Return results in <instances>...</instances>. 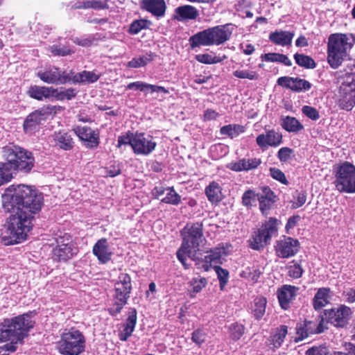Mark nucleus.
Returning a JSON list of instances; mask_svg holds the SVG:
<instances>
[{"label":"nucleus","instance_id":"11","mask_svg":"<svg viewBox=\"0 0 355 355\" xmlns=\"http://www.w3.org/2000/svg\"><path fill=\"white\" fill-rule=\"evenodd\" d=\"M279 221L274 218L270 219L262 225L261 228L254 232L250 240V247L253 250H259L263 248L277 231Z\"/></svg>","mask_w":355,"mask_h":355},{"label":"nucleus","instance_id":"55","mask_svg":"<svg viewBox=\"0 0 355 355\" xmlns=\"http://www.w3.org/2000/svg\"><path fill=\"white\" fill-rule=\"evenodd\" d=\"M293 150L288 147L280 148L277 153V157L282 162H286L291 159Z\"/></svg>","mask_w":355,"mask_h":355},{"label":"nucleus","instance_id":"21","mask_svg":"<svg viewBox=\"0 0 355 355\" xmlns=\"http://www.w3.org/2000/svg\"><path fill=\"white\" fill-rule=\"evenodd\" d=\"M92 252L102 263L108 262L112 255L106 239L98 240L93 246Z\"/></svg>","mask_w":355,"mask_h":355},{"label":"nucleus","instance_id":"41","mask_svg":"<svg viewBox=\"0 0 355 355\" xmlns=\"http://www.w3.org/2000/svg\"><path fill=\"white\" fill-rule=\"evenodd\" d=\"M244 126L239 124H230L223 126L220 132L222 135H227L230 138L238 137L240 134L244 132Z\"/></svg>","mask_w":355,"mask_h":355},{"label":"nucleus","instance_id":"50","mask_svg":"<svg viewBox=\"0 0 355 355\" xmlns=\"http://www.w3.org/2000/svg\"><path fill=\"white\" fill-rule=\"evenodd\" d=\"M214 270L220 282V287L221 289H223L228 281L229 272L227 270L218 266H214Z\"/></svg>","mask_w":355,"mask_h":355},{"label":"nucleus","instance_id":"62","mask_svg":"<svg viewBox=\"0 0 355 355\" xmlns=\"http://www.w3.org/2000/svg\"><path fill=\"white\" fill-rule=\"evenodd\" d=\"M270 175L274 179L282 183L286 184L287 182L284 173L278 168H270Z\"/></svg>","mask_w":355,"mask_h":355},{"label":"nucleus","instance_id":"2","mask_svg":"<svg viewBox=\"0 0 355 355\" xmlns=\"http://www.w3.org/2000/svg\"><path fill=\"white\" fill-rule=\"evenodd\" d=\"M33 325L31 313L23 314L0 322V343L10 340V343L3 346L2 351L15 352L17 344L21 343Z\"/></svg>","mask_w":355,"mask_h":355},{"label":"nucleus","instance_id":"7","mask_svg":"<svg viewBox=\"0 0 355 355\" xmlns=\"http://www.w3.org/2000/svg\"><path fill=\"white\" fill-rule=\"evenodd\" d=\"M3 158L6 161L12 162L16 171L28 173L35 164L33 154L26 150L15 145H9L2 148Z\"/></svg>","mask_w":355,"mask_h":355},{"label":"nucleus","instance_id":"37","mask_svg":"<svg viewBox=\"0 0 355 355\" xmlns=\"http://www.w3.org/2000/svg\"><path fill=\"white\" fill-rule=\"evenodd\" d=\"M157 198H160L162 195L166 194V196L162 198L161 200L166 203H178V196L175 191L171 188L162 189L157 188L155 189V193Z\"/></svg>","mask_w":355,"mask_h":355},{"label":"nucleus","instance_id":"43","mask_svg":"<svg viewBox=\"0 0 355 355\" xmlns=\"http://www.w3.org/2000/svg\"><path fill=\"white\" fill-rule=\"evenodd\" d=\"M153 60L151 53H146L139 58H134L127 64V66L131 68H139L144 67Z\"/></svg>","mask_w":355,"mask_h":355},{"label":"nucleus","instance_id":"12","mask_svg":"<svg viewBox=\"0 0 355 355\" xmlns=\"http://www.w3.org/2000/svg\"><path fill=\"white\" fill-rule=\"evenodd\" d=\"M51 115V110L48 107H42L31 113L24 123V130L26 133L32 134L38 130Z\"/></svg>","mask_w":355,"mask_h":355},{"label":"nucleus","instance_id":"48","mask_svg":"<svg viewBox=\"0 0 355 355\" xmlns=\"http://www.w3.org/2000/svg\"><path fill=\"white\" fill-rule=\"evenodd\" d=\"M150 24V22L146 19L135 20L130 24L129 33L133 35L137 34L141 30L148 28Z\"/></svg>","mask_w":355,"mask_h":355},{"label":"nucleus","instance_id":"58","mask_svg":"<svg viewBox=\"0 0 355 355\" xmlns=\"http://www.w3.org/2000/svg\"><path fill=\"white\" fill-rule=\"evenodd\" d=\"M50 51L52 53L55 55L64 56L67 55H70L73 53L71 50L69 49L62 46L60 47L58 45H53L50 47Z\"/></svg>","mask_w":355,"mask_h":355},{"label":"nucleus","instance_id":"3","mask_svg":"<svg viewBox=\"0 0 355 355\" xmlns=\"http://www.w3.org/2000/svg\"><path fill=\"white\" fill-rule=\"evenodd\" d=\"M235 28L232 24L218 25L200 31L189 38L192 49L201 46H218L228 41Z\"/></svg>","mask_w":355,"mask_h":355},{"label":"nucleus","instance_id":"33","mask_svg":"<svg viewBox=\"0 0 355 355\" xmlns=\"http://www.w3.org/2000/svg\"><path fill=\"white\" fill-rule=\"evenodd\" d=\"M267 300L263 296L257 297L251 304V313L257 320L263 318L266 313Z\"/></svg>","mask_w":355,"mask_h":355},{"label":"nucleus","instance_id":"51","mask_svg":"<svg viewBox=\"0 0 355 355\" xmlns=\"http://www.w3.org/2000/svg\"><path fill=\"white\" fill-rule=\"evenodd\" d=\"M76 94V92L74 89L69 88L65 89L59 90L57 89V94L54 95V97L58 100H63L67 98L68 100L71 99Z\"/></svg>","mask_w":355,"mask_h":355},{"label":"nucleus","instance_id":"36","mask_svg":"<svg viewBox=\"0 0 355 355\" xmlns=\"http://www.w3.org/2000/svg\"><path fill=\"white\" fill-rule=\"evenodd\" d=\"M330 290L327 288H320L313 298V306L315 309H320L329 303Z\"/></svg>","mask_w":355,"mask_h":355},{"label":"nucleus","instance_id":"28","mask_svg":"<svg viewBox=\"0 0 355 355\" xmlns=\"http://www.w3.org/2000/svg\"><path fill=\"white\" fill-rule=\"evenodd\" d=\"M224 254L225 250L223 248H216L210 250L209 254L204 257V263L202 264L203 269L207 271L211 266L221 263Z\"/></svg>","mask_w":355,"mask_h":355},{"label":"nucleus","instance_id":"42","mask_svg":"<svg viewBox=\"0 0 355 355\" xmlns=\"http://www.w3.org/2000/svg\"><path fill=\"white\" fill-rule=\"evenodd\" d=\"M196 60L203 64H211L222 62L227 58L225 55L222 56L215 55L209 53L198 54L196 56Z\"/></svg>","mask_w":355,"mask_h":355},{"label":"nucleus","instance_id":"35","mask_svg":"<svg viewBox=\"0 0 355 355\" xmlns=\"http://www.w3.org/2000/svg\"><path fill=\"white\" fill-rule=\"evenodd\" d=\"M208 200L212 203H217L222 200V191L220 185L215 182H211L205 189Z\"/></svg>","mask_w":355,"mask_h":355},{"label":"nucleus","instance_id":"13","mask_svg":"<svg viewBox=\"0 0 355 355\" xmlns=\"http://www.w3.org/2000/svg\"><path fill=\"white\" fill-rule=\"evenodd\" d=\"M132 150L137 155H148L156 147V142L153 138L144 133H136L133 137Z\"/></svg>","mask_w":355,"mask_h":355},{"label":"nucleus","instance_id":"60","mask_svg":"<svg viewBox=\"0 0 355 355\" xmlns=\"http://www.w3.org/2000/svg\"><path fill=\"white\" fill-rule=\"evenodd\" d=\"M206 284L207 280L205 278L193 279L191 285L192 287V292L193 293H198L205 286Z\"/></svg>","mask_w":355,"mask_h":355},{"label":"nucleus","instance_id":"26","mask_svg":"<svg viewBox=\"0 0 355 355\" xmlns=\"http://www.w3.org/2000/svg\"><path fill=\"white\" fill-rule=\"evenodd\" d=\"M52 137L55 146L64 150H70L73 148L74 142L68 132H55Z\"/></svg>","mask_w":355,"mask_h":355},{"label":"nucleus","instance_id":"64","mask_svg":"<svg viewBox=\"0 0 355 355\" xmlns=\"http://www.w3.org/2000/svg\"><path fill=\"white\" fill-rule=\"evenodd\" d=\"M295 198L296 200L294 201L292 204V207L294 209L302 207L306 202V196L305 193L300 192L297 193Z\"/></svg>","mask_w":355,"mask_h":355},{"label":"nucleus","instance_id":"45","mask_svg":"<svg viewBox=\"0 0 355 355\" xmlns=\"http://www.w3.org/2000/svg\"><path fill=\"white\" fill-rule=\"evenodd\" d=\"M287 333L288 329L285 325H282L277 329L275 333L272 336V342L275 347H279L282 345Z\"/></svg>","mask_w":355,"mask_h":355},{"label":"nucleus","instance_id":"5","mask_svg":"<svg viewBox=\"0 0 355 355\" xmlns=\"http://www.w3.org/2000/svg\"><path fill=\"white\" fill-rule=\"evenodd\" d=\"M354 43L351 34L334 33L329 35L327 44V61L333 69H337L348 57Z\"/></svg>","mask_w":355,"mask_h":355},{"label":"nucleus","instance_id":"53","mask_svg":"<svg viewBox=\"0 0 355 355\" xmlns=\"http://www.w3.org/2000/svg\"><path fill=\"white\" fill-rule=\"evenodd\" d=\"M302 113L311 120L316 121L320 118L318 111L313 107L304 105L302 108Z\"/></svg>","mask_w":355,"mask_h":355},{"label":"nucleus","instance_id":"38","mask_svg":"<svg viewBox=\"0 0 355 355\" xmlns=\"http://www.w3.org/2000/svg\"><path fill=\"white\" fill-rule=\"evenodd\" d=\"M282 128L290 132H297L304 128L303 125L295 117L287 116L282 119Z\"/></svg>","mask_w":355,"mask_h":355},{"label":"nucleus","instance_id":"9","mask_svg":"<svg viewBox=\"0 0 355 355\" xmlns=\"http://www.w3.org/2000/svg\"><path fill=\"white\" fill-rule=\"evenodd\" d=\"M335 187L340 192L355 193V166L345 162L334 168Z\"/></svg>","mask_w":355,"mask_h":355},{"label":"nucleus","instance_id":"4","mask_svg":"<svg viewBox=\"0 0 355 355\" xmlns=\"http://www.w3.org/2000/svg\"><path fill=\"white\" fill-rule=\"evenodd\" d=\"M335 76L340 84V106L350 110L355 105V62H350L343 69L336 71Z\"/></svg>","mask_w":355,"mask_h":355},{"label":"nucleus","instance_id":"14","mask_svg":"<svg viewBox=\"0 0 355 355\" xmlns=\"http://www.w3.org/2000/svg\"><path fill=\"white\" fill-rule=\"evenodd\" d=\"M296 336L294 338L295 343L302 341L311 334H320L323 331L322 324L318 320H305L297 324L295 327Z\"/></svg>","mask_w":355,"mask_h":355},{"label":"nucleus","instance_id":"24","mask_svg":"<svg viewBox=\"0 0 355 355\" xmlns=\"http://www.w3.org/2000/svg\"><path fill=\"white\" fill-rule=\"evenodd\" d=\"M294 35L293 31L277 30L270 33L269 40L276 45L287 46L291 44Z\"/></svg>","mask_w":355,"mask_h":355},{"label":"nucleus","instance_id":"61","mask_svg":"<svg viewBox=\"0 0 355 355\" xmlns=\"http://www.w3.org/2000/svg\"><path fill=\"white\" fill-rule=\"evenodd\" d=\"M207 334L204 331L196 330L192 334V340L197 345H201L205 341Z\"/></svg>","mask_w":355,"mask_h":355},{"label":"nucleus","instance_id":"52","mask_svg":"<svg viewBox=\"0 0 355 355\" xmlns=\"http://www.w3.org/2000/svg\"><path fill=\"white\" fill-rule=\"evenodd\" d=\"M230 333L231 337L234 340L239 339L244 332V327L242 324H239L237 323L232 324L230 326Z\"/></svg>","mask_w":355,"mask_h":355},{"label":"nucleus","instance_id":"1","mask_svg":"<svg viewBox=\"0 0 355 355\" xmlns=\"http://www.w3.org/2000/svg\"><path fill=\"white\" fill-rule=\"evenodd\" d=\"M4 209L13 212L7 221V228L3 236L6 243H20L26 239L33 227L35 216L42 209L44 196L34 186L26 184L11 185L1 196Z\"/></svg>","mask_w":355,"mask_h":355},{"label":"nucleus","instance_id":"10","mask_svg":"<svg viewBox=\"0 0 355 355\" xmlns=\"http://www.w3.org/2000/svg\"><path fill=\"white\" fill-rule=\"evenodd\" d=\"M131 289L130 276L126 273L121 274L119 276L118 281L115 283L114 307L110 309V313L112 315L119 313L123 306L127 303Z\"/></svg>","mask_w":355,"mask_h":355},{"label":"nucleus","instance_id":"54","mask_svg":"<svg viewBox=\"0 0 355 355\" xmlns=\"http://www.w3.org/2000/svg\"><path fill=\"white\" fill-rule=\"evenodd\" d=\"M55 247H62V246H67L68 245L73 244L72 242V239L70 235L68 234H64L63 235H59L55 239Z\"/></svg>","mask_w":355,"mask_h":355},{"label":"nucleus","instance_id":"8","mask_svg":"<svg viewBox=\"0 0 355 355\" xmlns=\"http://www.w3.org/2000/svg\"><path fill=\"white\" fill-rule=\"evenodd\" d=\"M85 347L84 336L74 329L64 331L58 342V349L63 355H79L85 350Z\"/></svg>","mask_w":355,"mask_h":355},{"label":"nucleus","instance_id":"30","mask_svg":"<svg viewBox=\"0 0 355 355\" xmlns=\"http://www.w3.org/2000/svg\"><path fill=\"white\" fill-rule=\"evenodd\" d=\"M137 323V311L132 309L128 312V318L123 326V329L119 334L120 340L125 341L132 334Z\"/></svg>","mask_w":355,"mask_h":355},{"label":"nucleus","instance_id":"15","mask_svg":"<svg viewBox=\"0 0 355 355\" xmlns=\"http://www.w3.org/2000/svg\"><path fill=\"white\" fill-rule=\"evenodd\" d=\"M37 76L48 84H65L70 82L69 71H60L58 68H51L44 71H39Z\"/></svg>","mask_w":355,"mask_h":355},{"label":"nucleus","instance_id":"23","mask_svg":"<svg viewBox=\"0 0 355 355\" xmlns=\"http://www.w3.org/2000/svg\"><path fill=\"white\" fill-rule=\"evenodd\" d=\"M276 196L273 191L268 187H264L262 193L258 196L259 209L263 215H268L269 210L272 208L276 201Z\"/></svg>","mask_w":355,"mask_h":355},{"label":"nucleus","instance_id":"47","mask_svg":"<svg viewBox=\"0 0 355 355\" xmlns=\"http://www.w3.org/2000/svg\"><path fill=\"white\" fill-rule=\"evenodd\" d=\"M259 194H257L254 191L248 189L247 190L242 196V203L247 207H251L255 205L257 198Z\"/></svg>","mask_w":355,"mask_h":355},{"label":"nucleus","instance_id":"6","mask_svg":"<svg viewBox=\"0 0 355 355\" xmlns=\"http://www.w3.org/2000/svg\"><path fill=\"white\" fill-rule=\"evenodd\" d=\"M182 235L183 241L181 248L179 249V261L187 268L186 259L182 257V254H187L192 260L195 259L199 241L202 236V224H187L182 230Z\"/></svg>","mask_w":355,"mask_h":355},{"label":"nucleus","instance_id":"27","mask_svg":"<svg viewBox=\"0 0 355 355\" xmlns=\"http://www.w3.org/2000/svg\"><path fill=\"white\" fill-rule=\"evenodd\" d=\"M261 164L259 159H241L237 162H230L227 167L234 171H249L256 168Z\"/></svg>","mask_w":355,"mask_h":355},{"label":"nucleus","instance_id":"44","mask_svg":"<svg viewBox=\"0 0 355 355\" xmlns=\"http://www.w3.org/2000/svg\"><path fill=\"white\" fill-rule=\"evenodd\" d=\"M198 15V10L191 6H183L179 7V20L195 19Z\"/></svg>","mask_w":355,"mask_h":355},{"label":"nucleus","instance_id":"34","mask_svg":"<svg viewBox=\"0 0 355 355\" xmlns=\"http://www.w3.org/2000/svg\"><path fill=\"white\" fill-rule=\"evenodd\" d=\"M76 253V249L73 248V244L68 245L66 247H55L53 249V256L59 261H66L70 259Z\"/></svg>","mask_w":355,"mask_h":355},{"label":"nucleus","instance_id":"57","mask_svg":"<svg viewBox=\"0 0 355 355\" xmlns=\"http://www.w3.org/2000/svg\"><path fill=\"white\" fill-rule=\"evenodd\" d=\"M87 8H94L96 10L105 9L107 8L106 1L101 0H86V6H84Z\"/></svg>","mask_w":355,"mask_h":355},{"label":"nucleus","instance_id":"18","mask_svg":"<svg viewBox=\"0 0 355 355\" xmlns=\"http://www.w3.org/2000/svg\"><path fill=\"white\" fill-rule=\"evenodd\" d=\"M73 131L78 138L85 143L87 147L95 148L99 144V133L87 126H77Z\"/></svg>","mask_w":355,"mask_h":355},{"label":"nucleus","instance_id":"16","mask_svg":"<svg viewBox=\"0 0 355 355\" xmlns=\"http://www.w3.org/2000/svg\"><path fill=\"white\" fill-rule=\"evenodd\" d=\"M352 313L351 309L345 306H341L337 309L327 310L326 318L329 322L336 327L345 326Z\"/></svg>","mask_w":355,"mask_h":355},{"label":"nucleus","instance_id":"32","mask_svg":"<svg viewBox=\"0 0 355 355\" xmlns=\"http://www.w3.org/2000/svg\"><path fill=\"white\" fill-rule=\"evenodd\" d=\"M16 173L12 162H1L0 186L10 181L14 178V175H16Z\"/></svg>","mask_w":355,"mask_h":355},{"label":"nucleus","instance_id":"40","mask_svg":"<svg viewBox=\"0 0 355 355\" xmlns=\"http://www.w3.org/2000/svg\"><path fill=\"white\" fill-rule=\"evenodd\" d=\"M262 60L270 62H280L286 66H291V60L284 54L277 53H268L262 54L261 56Z\"/></svg>","mask_w":355,"mask_h":355},{"label":"nucleus","instance_id":"46","mask_svg":"<svg viewBox=\"0 0 355 355\" xmlns=\"http://www.w3.org/2000/svg\"><path fill=\"white\" fill-rule=\"evenodd\" d=\"M294 58L297 64L301 67L308 69H313L315 67L314 60L308 55L296 53Z\"/></svg>","mask_w":355,"mask_h":355},{"label":"nucleus","instance_id":"19","mask_svg":"<svg viewBox=\"0 0 355 355\" xmlns=\"http://www.w3.org/2000/svg\"><path fill=\"white\" fill-rule=\"evenodd\" d=\"M277 84L296 92H306L311 88V83L302 78L282 76L277 79Z\"/></svg>","mask_w":355,"mask_h":355},{"label":"nucleus","instance_id":"22","mask_svg":"<svg viewBox=\"0 0 355 355\" xmlns=\"http://www.w3.org/2000/svg\"><path fill=\"white\" fill-rule=\"evenodd\" d=\"M298 288L291 285H284L277 291V297L281 307L287 309L290 302L296 296Z\"/></svg>","mask_w":355,"mask_h":355},{"label":"nucleus","instance_id":"25","mask_svg":"<svg viewBox=\"0 0 355 355\" xmlns=\"http://www.w3.org/2000/svg\"><path fill=\"white\" fill-rule=\"evenodd\" d=\"M28 93L31 98L42 101L50 97H54V95L57 94V89L52 87L33 85L29 88Z\"/></svg>","mask_w":355,"mask_h":355},{"label":"nucleus","instance_id":"29","mask_svg":"<svg viewBox=\"0 0 355 355\" xmlns=\"http://www.w3.org/2000/svg\"><path fill=\"white\" fill-rule=\"evenodd\" d=\"M141 6L157 17L163 16L166 9L164 0H142Z\"/></svg>","mask_w":355,"mask_h":355},{"label":"nucleus","instance_id":"17","mask_svg":"<svg viewBox=\"0 0 355 355\" xmlns=\"http://www.w3.org/2000/svg\"><path fill=\"white\" fill-rule=\"evenodd\" d=\"M300 244L297 240L291 237H284L277 242L276 245L277 255L282 258L294 256L299 250Z\"/></svg>","mask_w":355,"mask_h":355},{"label":"nucleus","instance_id":"56","mask_svg":"<svg viewBox=\"0 0 355 355\" xmlns=\"http://www.w3.org/2000/svg\"><path fill=\"white\" fill-rule=\"evenodd\" d=\"M288 272L290 277L297 279L302 276L303 270L298 263H295L288 267Z\"/></svg>","mask_w":355,"mask_h":355},{"label":"nucleus","instance_id":"49","mask_svg":"<svg viewBox=\"0 0 355 355\" xmlns=\"http://www.w3.org/2000/svg\"><path fill=\"white\" fill-rule=\"evenodd\" d=\"M233 75L241 79H248L250 80H255L259 78V74L254 71L236 69L233 72Z\"/></svg>","mask_w":355,"mask_h":355},{"label":"nucleus","instance_id":"39","mask_svg":"<svg viewBox=\"0 0 355 355\" xmlns=\"http://www.w3.org/2000/svg\"><path fill=\"white\" fill-rule=\"evenodd\" d=\"M262 271L257 266H248L245 268L240 273V276L252 283L258 281Z\"/></svg>","mask_w":355,"mask_h":355},{"label":"nucleus","instance_id":"63","mask_svg":"<svg viewBox=\"0 0 355 355\" xmlns=\"http://www.w3.org/2000/svg\"><path fill=\"white\" fill-rule=\"evenodd\" d=\"M133 134H126L125 135L119 136L118 138V147H121V145L129 144L132 148Z\"/></svg>","mask_w":355,"mask_h":355},{"label":"nucleus","instance_id":"31","mask_svg":"<svg viewBox=\"0 0 355 355\" xmlns=\"http://www.w3.org/2000/svg\"><path fill=\"white\" fill-rule=\"evenodd\" d=\"M70 73V82L73 83H93L96 82L100 76L96 74L93 71H83L78 73H75L73 71H69Z\"/></svg>","mask_w":355,"mask_h":355},{"label":"nucleus","instance_id":"20","mask_svg":"<svg viewBox=\"0 0 355 355\" xmlns=\"http://www.w3.org/2000/svg\"><path fill=\"white\" fill-rule=\"evenodd\" d=\"M256 141L262 150H265L269 146L277 147L282 143V135L274 130H268L265 133L258 135Z\"/></svg>","mask_w":355,"mask_h":355},{"label":"nucleus","instance_id":"59","mask_svg":"<svg viewBox=\"0 0 355 355\" xmlns=\"http://www.w3.org/2000/svg\"><path fill=\"white\" fill-rule=\"evenodd\" d=\"M150 84L137 81L134 83H130L126 86L127 89H135V90H140L141 92H146L148 89H149Z\"/></svg>","mask_w":355,"mask_h":355}]
</instances>
